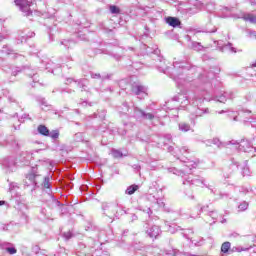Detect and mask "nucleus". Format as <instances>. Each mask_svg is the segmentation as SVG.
<instances>
[{"label":"nucleus","instance_id":"nucleus-1","mask_svg":"<svg viewBox=\"0 0 256 256\" xmlns=\"http://www.w3.org/2000/svg\"><path fill=\"white\" fill-rule=\"evenodd\" d=\"M159 71H162L166 75H170L171 79L175 81L177 87H185V85L190 83L191 89H199V83H203L206 87H211L215 79V72L213 70H204L202 74L199 75L198 79L193 80L189 75H193L197 68L185 62L175 61L173 62V67H165V60H160V64L157 65Z\"/></svg>","mask_w":256,"mask_h":256},{"label":"nucleus","instance_id":"nucleus-2","mask_svg":"<svg viewBox=\"0 0 256 256\" xmlns=\"http://www.w3.org/2000/svg\"><path fill=\"white\" fill-rule=\"evenodd\" d=\"M207 99L204 95L197 96L194 95L193 97L187 96V93H179L176 96L172 98L171 101L168 102L167 106L171 107L173 103H180V107L182 109H185L189 103H192V105L195 107L194 111H192L190 115V120L192 125H195V119L197 117H203V115H209V108L203 107V102Z\"/></svg>","mask_w":256,"mask_h":256},{"label":"nucleus","instance_id":"nucleus-3","mask_svg":"<svg viewBox=\"0 0 256 256\" xmlns=\"http://www.w3.org/2000/svg\"><path fill=\"white\" fill-rule=\"evenodd\" d=\"M178 159H180L181 161H183V163H185V165H184L185 168L183 170L173 168L172 171H173L174 175H178V177L182 178L183 185H194V187H207L213 193V186L207 185L205 183V179H203L201 176H195V175L189 173V171H191V169L197 168L196 162L189 161V160L188 161L183 160L180 157H178ZM187 169H189V171Z\"/></svg>","mask_w":256,"mask_h":256},{"label":"nucleus","instance_id":"nucleus-4","mask_svg":"<svg viewBox=\"0 0 256 256\" xmlns=\"http://www.w3.org/2000/svg\"><path fill=\"white\" fill-rule=\"evenodd\" d=\"M228 145H230V149H236L237 151L249 153L252 157H256V147L248 139H242L241 141L232 140Z\"/></svg>","mask_w":256,"mask_h":256},{"label":"nucleus","instance_id":"nucleus-5","mask_svg":"<svg viewBox=\"0 0 256 256\" xmlns=\"http://www.w3.org/2000/svg\"><path fill=\"white\" fill-rule=\"evenodd\" d=\"M16 7H19L25 17H31L35 11V0H14Z\"/></svg>","mask_w":256,"mask_h":256},{"label":"nucleus","instance_id":"nucleus-6","mask_svg":"<svg viewBox=\"0 0 256 256\" xmlns=\"http://www.w3.org/2000/svg\"><path fill=\"white\" fill-rule=\"evenodd\" d=\"M39 183H41V175L37 174L35 168H33L32 173L26 174L24 185L30 187L31 191H35L39 187Z\"/></svg>","mask_w":256,"mask_h":256},{"label":"nucleus","instance_id":"nucleus-7","mask_svg":"<svg viewBox=\"0 0 256 256\" xmlns=\"http://www.w3.org/2000/svg\"><path fill=\"white\" fill-rule=\"evenodd\" d=\"M119 204H113V203H103L102 204V211L106 217H110V219H113V217H116V219H119L121 215L123 214V210L119 212Z\"/></svg>","mask_w":256,"mask_h":256},{"label":"nucleus","instance_id":"nucleus-8","mask_svg":"<svg viewBox=\"0 0 256 256\" xmlns=\"http://www.w3.org/2000/svg\"><path fill=\"white\" fill-rule=\"evenodd\" d=\"M132 93L137 95L138 99H145L147 97V88L141 83H134L132 85Z\"/></svg>","mask_w":256,"mask_h":256},{"label":"nucleus","instance_id":"nucleus-9","mask_svg":"<svg viewBox=\"0 0 256 256\" xmlns=\"http://www.w3.org/2000/svg\"><path fill=\"white\" fill-rule=\"evenodd\" d=\"M2 165L10 173L17 171V161L15 160V157L5 158L2 162Z\"/></svg>","mask_w":256,"mask_h":256},{"label":"nucleus","instance_id":"nucleus-10","mask_svg":"<svg viewBox=\"0 0 256 256\" xmlns=\"http://www.w3.org/2000/svg\"><path fill=\"white\" fill-rule=\"evenodd\" d=\"M238 115L241 117V119H239V116H234L233 121H243L244 123H255L256 121V119L253 118V116H247L251 115V111L249 110L242 111Z\"/></svg>","mask_w":256,"mask_h":256},{"label":"nucleus","instance_id":"nucleus-11","mask_svg":"<svg viewBox=\"0 0 256 256\" xmlns=\"http://www.w3.org/2000/svg\"><path fill=\"white\" fill-rule=\"evenodd\" d=\"M227 99H235V93L232 91L224 92L223 94L212 98L213 101H218V103H226Z\"/></svg>","mask_w":256,"mask_h":256},{"label":"nucleus","instance_id":"nucleus-12","mask_svg":"<svg viewBox=\"0 0 256 256\" xmlns=\"http://www.w3.org/2000/svg\"><path fill=\"white\" fill-rule=\"evenodd\" d=\"M217 45L221 53H225L226 51H231V53H237V49L233 47V44H231V42H228L227 44L221 46V41H217Z\"/></svg>","mask_w":256,"mask_h":256},{"label":"nucleus","instance_id":"nucleus-13","mask_svg":"<svg viewBox=\"0 0 256 256\" xmlns=\"http://www.w3.org/2000/svg\"><path fill=\"white\" fill-rule=\"evenodd\" d=\"M146 233L148 236L151 237V239H157V237L161 235V228L157 225H154L150 227L148 230H146Z\"/></svg>","mask_w":256,"mask_h":256},{"label":"nucleus","instance_id":"nucleus-14","mask_svg":"<svg viewBox=\"0 0 256 256\" xmlns=\"http://www.w3.org/2000/svg\"><path fill=\"white\" fill-rule=\"evenodd\" d=\"M201 212L208 213V217H211V219H213L214 221L217 219V217H219V213H217V211L215 210L209 209V205L200 207V213Z\"/></svg>","mask_w":256,"mask_h":256},{"label":"nucleus","instance_id":"nucleus-15","mask_svg":"<svg viewBox=\"0 0 256 256\" xmlns=\"http://www.w3.org/2000/svg\"><path fill=\"white\" fill-rule=\"evenodd\" d=\"M41 181H43L42 183V187L43 189H46V193H48V195H51L52 190H51V176H46L44 178H41Z\"/></svg>","mask_w":256,"mask_h":256},{"label":"nucleus","instance_id":"nucleus-16","mask_svg":"<svg viewBox=\"0 0 256 256\" xmlns=\"http://www.w3.org/2000/svg\"><path fill=\"white\" fill-rule=\"evenodd\" d=\"M134 249L136 251H142L141 255H143V256H149V255H151V253L153 251V248H151V247L145 248L143 245H139V244H136L134 246Z\"/></svg>","mask_w":256,"mask_h":256},{"label":"nucleus","instance_id":"nucleus-17","mask_svg":"<svg viewBox=\"0 0 256 256\" xmlns=\"http://www.w3.org/2000/svg\"><path fill=\"white\" fill-rule=\"evenodd\" d=\"M24 71L28 77L33 80V83H39V74L36 70H31L30 68H24Z\"/></svg>","mask_w":256,"mask_h":256},{"label":"nucleus","instance_id":"nucleus-18","mask_svg":"<svg viewBox=\"0 0 256 256\" xmlns=\"http://www.w3.org/2000/svg\"><path fill=\"white\" fill-rule=\"evenodd\" d=\"M166 23H168L170 25V27H179L181 25V20H179V18L177 17H167L166 18Z\"/></svg>","mask_w":256,"mask_h":256},{"label":"nucleus","instance_id":"nucleus-19","mask_svg":"<svg viewBox=\"0 0 256 256\" xmlns=\"http://www.w3.org/2000/svg\"><path fill=\"white\" fill-rule=\"evenodd\" d=\"M31 159H33V154L29 152H23L20 156V161L25 165H27L31 161Z\"/></svg>","mask_w":256,"mask_h":256},{"label":"nucleus","instance_id":"nucleus-20","mask_svg":"<svg viewBox=\"0 0 256 256\" xmlns=\"http://www.w3.org/2000/svg\"><path fill=\"white\" fill-rule=\"evenodd\" d=\"M177 11L182 15H187V13L191 11V8H189V6L185 3H180L177 7Z\"/></svg>","mask_w":256,"mask_h":256},{"label":"nucleus","instance_id":"nucleus-21","mask_svg":"<svg viewBox=\"0 0 256 256\" xmlns=\"http://www.w3.org/2000/svg\"><path fill=\"white\" fill-rule=\"evenodd\" d=\"M179 131H182V133H187L188 131H191V125L187 122H180L178 124Z\"/></svg>","mask_w":256,"mask_h":256},{"label":"nucleus","instance_id":"nucleus-22","mask_svg":"<svg viewBox=\"0 0 256 256\" xmlns=\"http://www.w3.org/2000/svg\"><path fill=\"white\" fill-rule=\"evenodd\" d=\"M38 133H40V135H43L44 137H49V128H47V126L45 125H39L37 128Z\"/></svg>","mask_w":256,"mask_h":256},{"label":"nucleus","instance_id":"nucleus-23","mask_svg":"<svg viewBox=\"0 0 256 256\" xmlns=\"http://www.w3.org/2000/svg\"><path fill=\"white\" fill-rule=\"evenodd\" d=\"M136 191H139V185L133 184L127 187L125 194L126 195H134Z\"/></svg>","mask_w":256,"mask_h":256},{"label":"nucleus","instance_id":"nucleus-24","mask_svg":"<svg viewBox=\"0 0 256 256\" xmlns=\"http://www.w3.org/2000/svg\"><path fill=\"white\" fill-rule=\"evenodd\" d=\"M173 137L171 136V134H166L163 138H160L158 141V145H167V143H170L171 139Z\"/></svg>","mask_w":256,"mask_h":256},{"label":"nucleus","instance_id":"nucleus-25","mask_svg":"<svg viewBox=\"0 0 256 256\" xmlns=\"http://www.w3.org/2000/svg\"><path fill=\"white\" fill-rule=\"evenodd\" d=\"M145 111L141 110L139 107H134V117L136 119H143Z\"/></svg>","mask_w":256,"mask_h":256},{"label":"nucleus","instance_id":"nucleus-26","mask_svg":"<svg viewBox=\"0 0 256 256\" xmlns=\"http://www.w3.org/2000/svg\"><path fill=\"white\" fill-rule=\"evenodd\" d=\"M244 21H249V23H254L256 25V15L246 14L243 16Z\"/></svg>","mask_w":256,"mask_h":256},{"label":"nucleus","instance_id":"nucleus-27","mask_svg":"<svg viewBox=\"0 0 256 256\" xmlns=\"http://www.w3.org/2000/svg\"><path fill=\"white\" fill-rule=\"evenodd\" d=\"M87 85H89V81H87V79L78 81V87L82 89V91H87Z\"/></svg>","mask_w":256,"mask_h":256},{"label":"nucleus","instance_id":"nucleus-28","mask_svg":"<svg viewBox=\"0 0 256 256\" xmlns=\"http://www.w3.org/2000/svg\"><path fill=\"white\" fill-rule=\"evenodd\" d=\"M229 249H231V242H224L221 246L222 253H229Z\"/></svg>","mask_w":256,"mask_h":256},{"label":"nucleus","instance_id":"nucleus-29","mask_svg":"<svg viewBox=\"0 0 256 256\" xmlns=\"http://www.w3.org/2000/svg\"><path fill=\"white\" fill-rule=\"evenodd\" d=\"M111 153H112V157H114V159H121V157H123V152L119 151L117 149H112Z\"/></svg>","mask_w":256,"mask_h":256},{"label":"nucleus","instance_id":"nucleus-30","mask_svg":"<svg viewBox=\"0 0 256 256\" xmlns=\"http://www.w3.org/2000/svg\"><path fill=\"white\" fill-rule=\"evenodd\" d=\"M180 153L181 155H183L184 157H187V155H189V153H191V150L189 149L188 146H182L180 148Z\"/></svg>","mask_w":256,"mask_h":256},{"label":"nucleus","instance_id":"nucleus-31","mask_svg":"<svg viewBox=\"0 0 256 256\" xmlns=\"http://www.w3.org/2000/svg\"><path fill=\"white\" fill-rule=\"evenodd\" d=\"M207 145H216V147H221V140H219L218 138L208 140Z\"/></svg>","mask_w":256,"mask_h":256},{"label":"nucleus","instance_id":"nucleus-32","mask_svg":"<svg viewBox=\"0 0 256 256\" xmlns=\"http://www.w3.org/2000/svg\"><path fill=\"white\" fill-rule=\"evenodd\" d=\"M110 13H112V15H119L121 13V9H119V7H117L115 5H111Z\"/></svg>","mask_w":256,"mask_h":256},{"label":"nucleus","instance_id":"nucleus-33","mask_svg":"<svg viewBox=\"0 0 256 256\" xmlns=\"http://www.w3.org/2000/svg\"><path fill=\"white\" fill-rule=\"evenodd\" d=\"M122 109H118L119 113L127 114L129 112V104L127 102H124L122 104Z\"/></svg>","mask_w":256,"mask_h":256},{"label":"nucleus","instance_id":"nucleus-34","mask_svg":"<svg viewBox=\"0 0 256 256\" xmlns=\"http://www.w3.org/2000/svg\"><path fill=\"white\" fill-rule=\"evenodd\" d=\"M192 49H194V51H202L203 45L199 42H192Z\"/></svg>","mask_w":256,"mask_h":256},{"label":"nucleus","instance_id":"nucleus-35","mask_svg":"<svg viewBox=\"0 0 256 256\" xmlns=\"http://www.w3.org/2000/svg\"><path fill=\"white\" fill-rule=\"evenodd\" d=\"M232 253H241V251H249V248H243L241 246H235L231 249Z\"/></svg>","mask_w":256,"mask_h":256},{"label":"nucleus","instance_id":"nucleus-36","mask_svg":"<svg viewBox=\"0 0 256 256\" xmlns=\"http://www.w3.org/2000/svg\"><path fill=\"white\" fill-rule=\"evenodd\" d=\"M248 207H249V203L244 201L239 204L238 211H247Z\"/></svg>","mask_w":256,"mask_h":256},{"label":"nucleus","instance_id":"nucleus-37","mask_svg":"<svg viewBox=\"0 0 256 256\" xmlns=\"http://www.w3.org/2000/svg\"><path fill=\"white\" fill-rule=\"evenodd\" d=\"M242 175L243 177H249V175H251V170H249V166L245 165L242 168Z\"/></svg>","mask_w":256,"mask_h":256},{"label":"nucleus","instance_id":"nucleus-38","mask_svg":"<svg viewBox=\"0 0 256 256\" xmlns=\"http://www.w3.org/2000/svg\"><path fill=\"white\" fill-rule=\"evenodd\" d=\"M142 119H146L148 121H153V119H155V115L153 113L144 112Z\"/></svg>","mask_w":256,"mask_h":256},{"label":"nucleus","instance_id":"nucleus-39","mask_svg":"<svg viewBox=\"0 0 256 256\" xmlns=\"http://www.w3.org/2000/svg\"><path fill=\"white\" fill-rule=\"evenodd\" d=\"M51 137V139H59V130H53L51 132H49V136Z\"/></svg>","mask_w":256,"mask_h":256},{"label":"nucleus","instance_id":"nucleus-40","mask_svg":"<svg viewBox=\"0 0 256 256\" xmlns=\"http://www.w3.org/2000/svg\"><path fill=\"white\" fill-rule=\"evenodd\" d=\"M34 35H35V32H29L28 34L22 36L21 43H23V41H27V39H31Z\"/></svg>","mask_w":256,"mask_h":256},{"label":"nucleus","instance_id":"nucleus-41","mask_svg":"<svg viewBox=\"0 0 256 256\" xmlns=\"http://www.w3.org/2000/svg\"><path fill=\"white\" fill-rule=\"evenodd\" d=\"M9 103H15L17 100L15 99V96L13 94H11L10 92L7 93L6 95Z\"/></svg>","mask_w":256,"mask_h":256},{"label":"nucleus","instance_id":"nucleus-42","mask_svg":"<svg viewBox=\"0 0 256 256\" xmlns=\"http://www.w3.org/2000/svg\"><path fill=\"white\" fill-rule=\"evenodd\" d=\"M61 45H64V47H66V49H69V47H71V45H73V41L64 40V41L61 42Z\"/></svg>","mask_w":256,"mask_h":256},{"label":"nucleus","instance_id":"nucleus-43","mask_svg":"<svg viewBox=\"0 0 256 256\" xmlns=\"http://www.w3.org/2000/svg\"><path fill=\"white\" fill-rule=\"evenodd\" d=\"M6 251H7V253H9V255H15V253H17V248H15V247H7Z\"/></svg>","mask_w":256,"mask_h":256},{"label":"nucleus","instance_id":"nucleus-44","mask_svg":"<svg viewBox=\"0 0 256 256\" xmlns=\"http://www.w3.org/2000/svg\"><path fill=\"white\" fill-rule=\"evenodd\" d=\"M75 141H78V142L84 141L83 133H76L75 134Z\"/></svg>","mask_w":256,"mask_h":256},{"label":"nucleus","instance_id":"nucleus-45","mask_svg":"<svg viewBox=\"0 0 256 256\" xmlns=\"http://www.w3.org/2000/svg\"><path fill=\"white\" fill-rule=\"evenodd\" d=\"M116 211H118V213H121V211H122V214L120 215V217L122 215H125V213H127V211H125V208L122 205H119V204H118V209H116Z\"/></svg>","mask_w":256,"mask_h":256},{"label":"nucleus","instance_id":"nucleus-46","mask_svg":"<svg viewBox=\"0 0 256 256\" xmlns=\"http://www.w3.org/2000/svg\"><path fill=\"white\" fill-rule=\"evenodd\" d=\"M91 78L92 79H101V74L91 73Z\"/></svg>","mask_w":256,"mask_h":256},{"label":"nucleus","instance_id":"nucleus-47","mask_svg":"<svg viewBox=\"0 0 256 256\" xmlns=\"http://www.w3.org/2000/svg\"><path fill=\"white\" fill-rule=\"evenodd\" d=\"M64 237L67 241H69V239H71V237H73V234H71V232H67V233H64Z\"/></svg>","mask_w":256,"mask_h":256},{"label":"nucleus","instance_id":"nucleus-48","mask_svg":"<svg viewBox=\"0 0 256 256\" xmlns=\"http://www.w3.org/2000/svg\"><path fill=\"white\" fill-rule=\"evenodd\" d=\"M156 203L159 207H165V203L163 201H161V199H157Z\"/></svg>","mask_w":256,"mask_h":256},{"label":"nucleus","instance_id":"nucleus-49","mask_svg":"<svg viewBox=\"0 0 256 256\" xmlns=\"http://www.w3.org/2000/svg\"><path fill=\"white\" fill-rule=\"evenodd\" d=\"M17 187V183L12 182L10 183V191H13V189H15Z\"/></svg>","mask_w":256,"mask_h":256},{"label":"nucleus","instance_id":"nucleus-50","mask_svg":"<svg viewBox=\"0 0 256 256\" xmlns=\"http://www.w3.org/2000/svg\"><path fill=\"white\" fill-rule=\"evenodd\" d=\"M249 36L255 38L256 37V32L255 31H250Z\"/></svg>","mask_w":256,"mask_h":256},{"label":"nucleus","instance_id":"nucleus-51","mask_svg":"<svg viewBox=\"0 0 256 256\" xmlns=\"http://www.w3.org/2000/svg\"><path fill=\"white\" fill-rule=\"evenodd\" d=\"M253 113H254V115H256V101L253 104Z\"/></svg>","mask_w":256,"mask_h":256},{"label":"nucleus","instance_id":"nucleus-52","mask_svg":"<svg viewBox=\"0 0 256 256\" xmlns=\"http://www.w3.org/2000/svg\"><path fill=\"white\" fill-rule=\"evenodd\" d=\"M21 119H29V115L28 114H23Z\"/></svg>","mask_w":256,"mask_h":256},{"label":"nucleus","instance_id":"nucleus-53","mask_svg":"<svg viewBox=\"0 0 256 256\" xmlns=\"http://www.w3.org/2000/svg\"><path fill=\"white\" fill-rule=\"evenodd\" d=\"M133 168L136 169L137 171H139V170L141 169V166H139V165H134Z\"/></svg>","mask_w":256,"mask_h":256},{"label":"nucleus","instance_id":"nucleus-54","mask_svg":"<svg viewBox=\"0 0 256 256\" xmlns=\"http://www.w3.org/2000/svg\"><path fill=\"white\" fill-rule=\"evenodd\" d=\"M72 82H73V79H72V78L66 79V84H69V83H72Z\"/></svg>","mask_w":256,"mask_h":256},{"label":"nucleus","instance_id":"nucleus-55","mask_svg":"<svg viewBox=\"0 0 256 256\" xmlns=\"http://www.w3.org/2000/svg\"><path fill=\"white\" fill-rule=\"evenodd\" d=\"M168 231H169L170 233H175V231L173 230V227H171V226H169Z\"/></svg>","mask_w":256,"mask_h":256},{"label":"nucleus","instance_id":"nucleus-56","mask_svg":"<svg viewBox=\"0 0 256 256\" xmlns=\"http://www.w3.org/2000/svg\"><path fill=\"white\" fill-rule=\"evenodd\" d=\"M167 150L169 151V153H171V151H173V146H169Z\"/></svg>","mask_w":256,"mask_h":256},{"label":"nucleus","instance_id":"nucleus-57","mask_svg":"<svg viewBox=\"0 0 256 256\" xmlns=\"http://www.w3.org/2000/svg\"><path fill=\"white\" fill-rule=\"evenodd\" d=\"M251 5H256V0H250Z\"/></svg>","mask_w":256,"mask_h":256},{"label":"nucleus","instance_id":"nucleus-58","mask_svg":"<svg viewBox=\"0 0 256 256\" xmlns=\"http://www.w3.org/2000/svg\"><path fill=\"white\" fill-rule=\"evenodd\" d=\"M19 71H21V70L13 71V72H12V75H14V76L17 75V73H19Z\"/></svg>","mask_w":256,"mask_h":256},{"label":"nucleus","instance_id":"nucleus-59","mask_svg":"<svg viewBox=\"0 0 256 256\" xmlns=\"http://www.w3.org/2000/svg\"><path fill=\"white\" fill-rule=\"evenodd\" d=\"M5 201L4 200H0V207L2 206V205H5Z\"/></svg>","mask_w":256,"mask_h":256},{"label":"nucleus","instance_id":"nucleus-60","mask_svg":"<svg viewBox=\"0 0 256 256\" xmlns=\"http://www.w3.org/2000/svg\"><path fill=\"white\" fill-rule=\"evenodd\" d=\"M137 219V215L133 214L132 215V220L135 221Z\"/></svg>","mask_w":256,"mask_h":256},{"label":"nucleus","instance_id":"nucleus-61","mask_svg":"<svg viewBox=\"0 0 256 256\" xmlns=\"http://www.w3.org/2000/svg\"><path fill=\"white\" fill-rule=\"evenodd\" d=\"M218 113L219 115H223V113H225V110L219 111Z\"/></svg>","mask_w":256,"mask_h":256},{"label":"nucleus","instance_id":"nucleus-62","mask_svg":"<svg viewBox=\"0 0 256 256\" xmlns=\"http://www.w3.org/2000/svg\"><path fill=\"white\" fill-rule=\"evenodd\" d=\"M251 67H252V68H253V67H256V62L252 63V64H251Z\"/></svg>","mask_w":256,"mask_h":256},{"label":"nucleus","instance_id":"nucleus-63","mask_svg":"<svg viewBox=\"0 0 256 256\" xmlns=\"http://www.w3.org/2000/svg\"><path fill=\"white\" fill-rule=\"evenodd\" d=\"M82 105H83L84 107H86L87 102H86V101H84V102L82 103Z\"/></svg>","mask_w":256,"mask_h":256},{"label":"nucleus","instance_id":"nucleus-64","mask_svg":"<svg viewBox=\"0 0 256 256\" xmlns=\"http://www.w3.org/2000/svg\"><path fill=\"white\" fill-rule=\"evenodd\" d=\"M42 105H44V107H47V105H46V103H45V102H43V103H42Z\"/></svg>","mask_w":256,"mask_h":256}]
</instances>
